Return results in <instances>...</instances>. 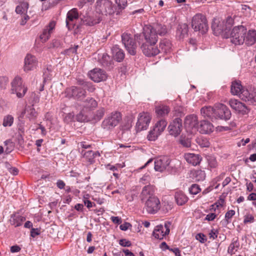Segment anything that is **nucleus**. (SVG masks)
I'll return each mask as SVG.
<instances>
[{"label":"nucleus","instance_id":"5fc2aeb1","mask_svg":"<svg viewBox=\"0 0 256 256\" xmlns=\"http://www.w3.org/2000/svg\"><path fill=\"white\" fill-rule=\"evenodd\" d=\"M180 142L186 148H189L190 146V140L188 138H182L180 140Z\"/></svg>","mask_w":256,"mask_h":256},{"label":"nucleus","instance_id":"e433bc0d","mask_svg":"<svg viewBox=\"0 0 256 256\" xmlns=\"http://www.w3.org/2000/svg\"><path fill=\"white\" fill-rule=\"evenodd\" d=\"M157 34L160 36H164L168 32V29L166 26L159 24H154L152 26Z\"/></svg>","mask_w":256,"mask_h":256},{"label":"nucleus","instance_id":"412c9836","mask_svg":"<svg viewBox=\"0 0 256 256\" xmlns=\"http://www.w3.org/2000/svg\"><path fill=\"white\" fill-rule=\"evenodd\" d=\"M78 18V14L76 8H72L68 12L66 18V26L69 30L74 28L75 24L74 22Z\"/></svg>","mask_w":256,"mask_h":256},{"label":"nucleus","instance_id":"423d86ee","mask_svg":"<svg viewBox=\"0 0 256 256\" xmlns=\"http://www.w3.org/2000/svg\"><path fill=\"white\" fill-rule=\"evenodd\" d=\"M121 120L122 116L120 112H112L104 119L102 126L106 130H112L118 124Z\"/></svg>","mask_w":256,"mask_h":256},{"label":"nucleus","instance_id":"4468645a","mask_svg":"<svg viewBox=\"0 0 256 256\" xmlns=\"http://www.w3.org/2000/svg\"><path fill=\"white\" fill-rule=\"evenodd\" d=\"M90 78L95 82L106 80L108 78L106 72L100 68H95L88 72Z\"/></svg>","mask_w":256,"mask_h":256},{"label":"nucleus","instance_id":"20e7f679","mask_svg":"<svg viewBox=\"0 0 256 256\" xmlns=\"http://www.w3.org/2000/svg\"><path fill=\"white\" fill-rule=\"evenodd\" d=\"M247 29L243 26H235L230 33V41L235 45L243 44L244 42V34Z\"/></svg>","mask_w":256,"mask_h":256},{"label":"nucleus","instance_id":"37998d69","mask_svg":"<svg viewBox=\"0 0 256 256\" xmlns=\"http://www.w3.org/2000/svg\"><path fill=\"white\" fill-rule=\"evenodd\" d=\"M171 43L169 40H162L160 44V47L164 52H166L171 48Z\"/></svg>","mask_w":256,"mask_h":256},{"label":"nucleus","instance_id":"6e6552de","mask_svg":"<svg viewBox=\"0 0 256 256\" xmlns=\"http://www.w3.org/2000/svg\"><path fill=\"white\" fill-rule=\"evenodd\" d=\"M96 8L97 12L102 14L110 15L114 13L112 3L110 0H98Z\"/></svg>","mask_w":256,"mask_h":256},{"label":"nucleus","instance_id":"cd10ccee","mask_svg":"<svg viewBox=\"0 0 256 256\" xmlns=\"http://www.w3.org/2000/svg\"><path fill=\"white\" fill-rule=\"evenodd\" d=\"M188 26L186 24H180L178 25L176 36L179 40H182L188 34Z\"/></svg>","mask_w":256,"mask_h":256},{"label":"nucleus","instance_id":"49530a36","mask_svg":"<svg viewBox=\"0 0 256 256\" xmlns=\"http://www.w3.org/2000/svg\"><path fill=\"white\" fill-rule=\"evenodd\" d=\"M193 176L196 181H202L205 178V172L202 170H197L193 173Z\"/></svg>","mask_w":256,"mask_h":256},{"label":"nucleus","instance_id":"69168bd1","mask_svg":"<svg viewBox=\"0 0 256 256\" xmlns=\"http://www.w3.org/2000/svg\"><path fill=\"white\" fill-rule=\"evenodd\" d=\"M110 219L112 221L116 224H119L122 222V218L118 216H112Z\"/></svg>","mask_w":256,"mask_h":256},{"label":"nucleus","instance_id":"aec40b11","mask_svg":"<svg viewBox=\"0 0 256 256\" xmlns=\"http://www.w3.org/2000/svg\"><path fill=\"white\" fill-rule=\"evenodd\" d=\"M240 98L250 104H256V90L252 88L250 90L244 88L240 94Z\"/></svg>","mask_w":256,"mask_h":256},{"label":"nucleus","instance_id":"5701e85b","mask_svg":"<svg viewBox=\"0 0 256 256\" xmlns=\"http://www.w3.org/2000/svg\"><path fill=\"white\" fill-rule=\"evenodd\" d=\"M55 25V22L52 21L44 29L42 34L40 36V38L42 42H45L49 39L53 30L54 28Z\"/></svg>","mask_w":256,"mask_h":256},{"label":"nucleus","instance_id":"c9c22d12","mask_svg":"<svg viewBox=\"0 0 256 256\" xmlns=\"http://www.w3.org/2000/svg\"><path fill=\"white\" fill-rule=\"evenodd\" d=\"M156 113L158 117H164L167 116L170 112V108L165 105H160L156 107Z\"/></svg>","mask_w":256,"mask_h":256},{"label":"nucleus","instance_id":"2f4dec72","mask_svg":"<svg viewBox=\"0 0 256 256\" xmlns=\"http://www.w3.org/2000/svg\"><path fill=\"white\" fill-rule=\"evenodd\" d=\"M243 90H244V88L242 86L240 82L234 81L232 82L230 88L232 94L238 96L240 97V94L242 93Z\"/></svg>","mask_w":256,"mask_h":256},{"label":"nucleus","instance_id":"ddd939ff","mask_svg":"<svg viewBox=\"0 0 256 256\" xmlns=\"http://www.w3.org/2000/svg\"><path fill=\"white\" fill-rule=\"evenodd\" d=\"M170 223L166 222L164 225L160 224L156 226L152 232V236L156 239L162 240L164 237L170 233Z\"/></svg>","mask_w":256,"mask_h":256},{"label":"nucleus","instance_id":"7ed1b4c3","mask_svg":"<svg viewBox=\"0 0 256 256\" xmlns=\"http://www.w3.org/2000/svg\"><path fill=\"white\" fill-rule=\"evenodd\" d=\"M62 94L66 98H73L80 101L82 100L86 95V92L84 89L76 86L66 88Z\"/></svg>","mask_w":256,"mask_h":256},{"label":"nucleus","instance_id":"13d9d810","mask_svg":"<svg viewBox=\"0 0 256 256\" xmlns=\"http://www.w3.org/2000/svg\"><path fill=\"white\" fill-rule=\"evenodd\" d=\"M254 216H252V214H246L244 217V224H247L248 222L252 223V222H254Z\"/></svg>","mask_w":256,"mask_h":256},{"label":"nucleus","instance_id":"c756f323","mask_svg":"<svg viewBox=\"0 0 256 256\" xmlns=\"http://www.w3.org/2000/svg\"><path fill=\"white\" fill-rule=\"evenodd\" d=\"M82 153L83 154L84 157L90 164H93L95 162V158L100 156V154L99 152H93L92 150H88L86 152L82 151Z\"/></svg>","mask_w":256,"mask_h":256},{"label":"nucleus","instance_id":"2eb2a0df","mask_svg":"<svg viewBox=\"0 0 256 256\" xmlns=\"http://www.w3.org/2000/svg\"><path fill=\"white\" fill-rule=\"evenodd\" d=\"M144 30L145 43L156 44L158 41V36L152 26H146Z\"/></svg>","mask_w":256,"mask_h":256},{"label":"nucleus","instance_id":"58836bf2","mask_svg":"<svg viewBox=\"0 0 256 256\" xmlns=\"http://www.w3.org/2000/svg\"><path fill=\"white\" fill-rule=\"evenodd\" d=\"M24 114L30 120L34 119L36 117V112L32 106H27L24 110Z\"/></svg>","mask_w":256,"mask_h":256},{"label":"nucleus","instance_id":"0e129e2a","mask_svg":"<svg viewBox=\"0 0 256 256\" xmlns=\"http://www.w3.org/2000/svg\"><path fill=\"white\" fill-rule=\"evenodd\" d=\"M85 119L86 118L82 112H80L76 116V120L78 122H82L85 120Z\"/></svg>","mask_w":256,"mask_h":256},{"label":"nucleus","instance_id":"3c124183","mask_svg":"<svg viewBox=\"0 0 256 256\" xmlns=\"http://www.w3.org/2000/svg\"><path fill=\"white\" fill-rule=\"evenodd\" d=\"M151 180V178L149 172L145 174L140 179V182L143 184H146L148 183Z\"/></svg>","mask_w":256,"mask_h":256},{"label":"nucleus","instance_id":"603ef678","mask_svg":"<svg viewBox=\"0 0 256 256\" xmlns=\"http://www.w3.org/2000/svg\"><path fill=\"white\" fill-rule=\"evenodd\" d=\"M200 190L198 186L196 184H192L189 189L190 193L192 194H196L200 192Z\"/></svg>","mask_w":256,"mask_h":256},{"label":"nucleus","instance_id":"393cba45","mask_svg":"<svg viewBox=\"0 0 256 256\" xmlns=\"http://www.w3.org/2000/svg\"><path fill=\"white\" fill-rule=\"evenodd\" d=\"M244 44L250 46L254 44L256 42V30H247L246 34H244Z\"/></svg>","mask_w":256,"mask_h":256},{"label":"nucleus","instance_id":"4d7b16f0","mask_svg":"<svg viewBox=\"0 0 256 256\" xmlns=\"http://www.w3.org/2000/svg\"><path fill=\"white\" fill-rule=\"evenodd\" d=\"M8 83V78L6 76L0 77V87L2 88H5Z\"/></svg>","mask_w":256,"mask_h":256},{"label":"nucleus","instance_id":"a18cd8bd","mask_svg":"<svg viewBox=\"0 0 256 256\" xmlns=\"http://www.w3.org/2000/svg\"><path fill=\"white\" fill-rule=\"evenodd\" d=\"M110 56L106 53L100 55V62L104 66H108L110 64Z\"/></svg>","mask_w":256,"mask_h":256},{"label":"nucleus","instance_id":"1a4fd4ad","mask_svg":"<svg viewBox=\"0 0 256 256\" xmlns=\"http://www.w3.org/2000/svg\"><path fill=\"white\" fill-rule=\"evenodd\" d=\"M12 94H16L18 98H22L27 91V88L22 84V79L16 77L12 82Z\"/></svg>","mask_w":256,"mask_h":256},{"label":"nucleus","instance_id":"f8f14e48","mask_svg":"<svg viewBox=\"0 0 256 256\" xmlns=\"http://www.w3.org/2000/svg\"><path fill=\"white\" fill-rule=\"evenodd\" d=\"M151 117L149 113L144 112L140 113L136 124V131L140 132L146 130L148 126Z\"/></svg>","mask_w":256,"mask_h":256},{"label":"nucleus","instance_id":"e2e57ef3","mask_svg":"<svg viewBox=\"0 0 256 256\" xmlns=\"http://www.w3.org/2000/svg\"><path fill=\"white\" fill-rule=\"evenodd\" d=\"M84 87H86L88 90L90 92H93L95 90V88L91 82H86Z\"/></svg>","mask_w":256,"mask_h":256},{"label":"nucleus","instance_id":"dca6fc26","mask_svg":"<svg viewBox=\"0 0 256 256\" xmlns=\"http://www.w3.org/2000/svg\"><path fill=\"white\" fill-rule=\"evenodd\" d=\"M38 60L35 56L28 54L24 59V70L25 72L33 70L38 65Z\"/></svg>","mask_w":256,"mask_h":256},{"label":"nucleus","instance_id":"b1692460","mask_svg":"<svg viewBox=\"0 0 256 256\" xmlns=\"http://www.w3.org/2000/svg\"><path fill=\"white\" fill-rule=\"evenodd\" d=\"M154 190L155 188L153 185L149 184L145 186L142 188L140 196L142 200L150 198V197H155L154 196Z\"/></svg>","mask_w":256,"mask_h":256},{"label":"nucleus","instance_id":"bb28decb","mask_svg":"<svg viewBox=\"0 0 256 256\" xmlns=\"http://www.w3.org/2000/svg\"><path fill=\"white\" fill-rule=\"evenodd\" d=\"M112 52L114 58L118 62L123 60L125 54L124 50L118 45H115L112 48Z\"/></svg>","mask_w":256,"mask_h":256},{"label":"nucleus","instance_id":"4be33fe9","mask_svg":"<svg viewBox=\"0 0 256 256\" xmlns=\"http://www.w3.org/2000/svg\"><path fill=\"white\" fill-rule=\"evenodd\" d=\"M214 126L210 122L206 120H202L197 126V130L202 134H209L213 132Z\"/></svg>","mask_w":256,"mask_h":256},{"label":"nucleus","instance_id":"39448f33","mask_svg":"<svg viewBox=\"0 0 256 256\" xmlns=\"http://www.w3.org/2000/svg\"><path fill=\"white\" fill-rule=\"evenodd\" d=\"M154 168L160 172H172L174 166L171 164V160L168 156H160L155 160Z\"/></svg>","mask_w":256,"mask_h":256},{"label":"nucleus","instance_id":"f257e3e1","mask_svg":"<svg viewBox=\"0 0 256 256\" xmlns=\"http://www.w3.org/2000/svg\"><path fill=\"white\" fill-rule=\"evenodd\" d=\"M232 19L229 18L226 22L219 18H214L212 24V28L216 36H219L223 32L226 33L232 24Z\"/></svg>","mask_w":256,"mask_h":256},{"label":"nucleus","instance_id":"338daca9","mask_svg":"<svg viewBox=\"0 0 256 256\" xmlns=\"http://www.w3.org/2000/svg\"><path fill=\"white\" fill-rule=\"evenodd\" d=\"M131 226H132L130 223L125 222L120 226V228L122 230H126L128 228Z\"/></svg>","mask_w":256,"mask_h":256},{"label":"nucleus","instance_id":"864d4df0","mask_svg":"<svg viewBox=\"0 0 256 256\" xmlns=\"http://www.w3.org/2000/svg\"><path fill=\"white\" fill-rule=\"evenodd\" d=\"M104 112L105 110L104 108H100L96 112L94 118L97 120H100L104 116Z\"/></svg>","mask_w":256,"mask_h":256},{"label":"nucleus","instance_id":"de8ad7c7","mask_svg":"<svg viewBox=\"0 0 256 256\" xmlns=\"http://www.w3.org/2000/svg\"><path fill=\"white\" fill-rule=\"evenodd\" d=\"M208 166L210 168H216L218 166V162L216 158L212 156H209L208 158Z\"/></svg>","mask_w":256,"mask_h":256},{"label":"nucleus","instance_id":"7c9ffc66","mask_svg":"<svg viewBox=\"0 0 256 256\" xmlns=\"http://www.w3.org/2000/svg\"><path fill=\"white\" fill-rule=\"evenodd\" d=\"M200 112L202 116L212 119L215 118V107L210 106L203 107L200 110Z\"/></svg>","mask_w":256,"mask_h":256},{"label":"nucleus","instance_id":"bf43d9fd","mask_svg":"<svg viewBox=\"0 0 256 256\" xmlns=\"http://www.w3.org/2000/svg\"><path fill=\"white\" fill-rule=\"evenodd\" d=\"M119 244L122 246L129 247L131 246V242L126 239H121L120 240Z\"/></svg>","mask_w":256,"mask_h":256},{"label":"nucleus","instance_id":"09e8293b","mask_svg":"<svg viewBox=\"0 0 256 256\" xmlns=\"http://www.w3.org/2000/svg\"><path fill=\"white\" fill-rule=\"evenodd\" d=\"M197 143L203 148H207L210 146V142L207 138H199L197 140Z\"/></svg>","mask_w":256,"mask_h":256},{"label":"nucleus","instance_id":"680f3d73","mask_svg":"<svg viewBox=\"0 0 256 256\" xmlns=\"http://www.w3.org/2000/svg\"><path fill=\"white\" fill-rule=\"evenodd\" d=\"M40 234V230L36 228H32L30 231V236L32 238H35L36 236Z\"/></svg>","mask_w":256,"mask_h":256},{"label":"nucleus","instance_id":"f3484780","mask_svg":"<svg viewBox=\"0 0 256 256\" xmlns=\"http://www.w3.org/2000/svg\"><path fill=\"white\" fill-rule=\"evenodd\" d=\"M228 103L232 109L242 114H247L250 111L245 104L238 100L230 99L228 100Z\"/></svg>","mask_w":256,"mask_h":256},{"label":"nucleus","instance_id":"ea45409f","mask_svg":"<svg viewBox=\"0 0 256 256\" xmlns=\"http://www.w3.org/2000/svg\"><path fill=\"white\" fill-rule=\"evenodd\" d=\"M28 8V2H22L16 8V12L18 14H26L27 12Z\"/></svg>","mask_w":256,"mask_h":256},{"label":"nucleus","instance_id":"f03ea898","mask_svg":"<svg viewBox=\"0 0 256 256\" xmlns=\"http://www.w3.org/2000/svg\"><path fill=\"white\" fill-rule=\"evenodd\" d=\"M192 26L194 31H198L202 34L206 32L208 26L206 16L202 14H195L192 18Z\"/></svg>","mask_w":256,"mask_h":256},{"label":"nucleus","instance_id":"a19ab883","mask_svg":"<svg viewBox=\"0 0 256 256\" xmlns=\"http://www.w3.org/2000/svg\"><path fill=\"white\" fill-rule=\"evenodd\" d=\"M160 134L161 133L153 128L152 130L149 132V133L147 136V138L148 140L154 141Z\"/></svg>","mask_w":256,"mask_h":256},{"label":"nucleus","instance_id":"0eeeda50","mask_svg":"<svg viewBox=\"0 0 256 256\" xmlns=\"http://www.w3.org/2000/svg\"><path fill=\"white\" fill-rule=\"evenodd\" d=\"M121 38L122 42L128 52L130 55H135L136 53L137 45L132 35L124 32L122 34Z\"/></svg>","mask_w":256,"mask_h":256},{"label":"nucleus","instance_id":"72a5a7b5","mask_svg":"<svg viewBox=\"0 0 256 256\" xmlns=\"http://www.w3.org/2000/svg\"><path fill=\"white\" fill-rule=\"evenodd\" d=\"M84 108L88 110H92L98 106L97 102L92 98H88L83 104Z\"/></svg>","mask_w":256,"mask_h":256},{"label":"nucleus","instance_id":"a211bd4d","mask_svg":"<svg viewBox=\"0 0 256 256\" xmlns=\"http://www.w3.org/2000/svg\"><path fill=\"white\" fill-rule=\"evenodd\" d=\"M140 48L144 54L147 56H156L160 52V50L156 46V44L143 43Z\"/></svg>","mask_w":256,"mask_h":256},{"label":"nucleus","instance_id":"9b49d317","mask_svg":"<svg viewBox=\"0 0 256 256\" xmlns=\"http://www.w3.org/2000/svg\"><path fill=\"white\" fill-rule=\"evenodd\" d=\"M215 119L220 118L228 120L231 117V112L224 104H218L215 106Z\"/></svg>","mask_w":256,"mask_h":256},{"label":"nucleus","instance_id":"6ab92c4d","mask_svg":"<svg viewBox=\"0 0 256 256\" xmlns=\"http://www.w3.org/2000/svg\"><path fill=\"white\" fill-rule=\"evenodd\" d=\"M182 120L180 118H175L170 122L168 127L170 135L176 136L180 134L182 127Z\"/></svg>","mask_w":256,"mask_h":256},{"label":"nucleus","instance_id":"6e6d98bb","mask_svg":"<svg viewBox=\"0 0 256 256\" xmlns=\"http://www.w3.org/2000/svg\"><path fill=\"white\" fill-rule=\"evenodd\" d=\"M115 2L120 9L124 8L127 5L126 0H115Z\"/></svg>","mask_w":256,"mask_h":256},{"label":"nucleus","instance_id":"9d476101","mask_svg":"<svg viewBox=\"0 0 256 256\" xmlns=\"http://www.w3.org/2000/svg\"><path fill=\"white\" fill-rule=\"evenodd\" d=\"M160 201L156 196L150 197L145 202L144 209L148 214H154L160 210Z\"/></svg>","mask_w":256,"mask_h":256},{"label":"nucleus","instance_id":"8fccbe9b","mask_svg":"<svg viewBox=\"0 0 256 256\" xmlns=\"http://www.w3.org/2000/svg\"><path fill=\"white\" fill-rule=\"evenodd\" d=\"M235 214V211L234 210H230L226 212L225 214V223L226 224H228L230 222V220L231 218L234 216Z\"/></svg>","mask_w":256,"mask_h":256},{"label":"nucleus","instance_id":"c85d7f7f","mask_svg":"<svg viewBox=\"0 0 256 256\" xmlns=\"http://www.w3.org/2000/svg\"><path fill=\"white\" fill-rule=\"evenodd\" d=\"M184 158L188 163L191 164L193 166L199 164L201 160V158L198 154L190 153L186 154Z\"/></svg>","mask_w":256,"mask_h":256},{"label":"nucleus","instance_id":"473e14b6","mask_svg":"<svg viewBox=\"0 0 256 256\" xmlns=\"http://www.w3.org/2000/svg\"><path fill=\"white\" fill-rule=\"evenodd\" d=\"M26 220L24 216H20L18 214H14L10 216V224L14 226L15 227L20 226L22 223Z\"/></svg>","mask_w":256,"mask_h":256},{"label":"nucleus","instance_id":"79ce46f5","mask_svg":"<svg viewBox=\"0 0 256 256\" xmlns=\"http://www.w3.org/2000/svg\"><path fill=\"white\" fill-rule=\"evenodd\" d=\"M239 246L240 244L238 240H234V239L228 248V253H230L232 254H234V252L237 251Z\"/></svg>","mask_w":256,"mask_h":256},{"label":"nucleus","instance_id":"774afa93","mask_svg":"<svg viewBox=\"0 0 256 256\" xmlns=\"http://www.w3.org/2000/svg\"><path fill=\"white\" fill-rule=\"evenodd\" d=\"M65 186H66V184H65L64 182L61 180H58L56 182V186L60 189L64 188Z\"/></svg>","mask_w":256,"mask_h":256},{"label":"nucleus","instance_id":"f704fd0d","mask_svg":"<svg viewBox=\"0 0 256 256\" xmlns=\"http://www.w3.org/2000/svg\"><path fill=\"white\" fill-rule=\"evenodd\" d=\"M174 198L177 204L182 206L188 200V198L182 191H178L175 193Z\"/></svg>","mask_w":256,"mask_h":256},{"label":"nucleus","instance_id":"a878e982","mask_svg":"<svg viewBox=\"0 0 256 256\" xmlns=\"http://www.w3.org/2000/svg\"><path fill=\"white\" fill-rule=\"evenodd\" d=\"M199 123L198 116L195 114H190L186 116L184 120V124L186 127L197 129Z\"/></svg>","mask_w":256,"mask_h":256},{"label":"nucleus","instance_id":"4c0bfd02","mask_svg":"<svg viewBox=\"0 0 256 256\" xmlns=\"http://www.w3.org/2000/svg\"><path fill=\"white\" fill-rule=\"evenodd\" d=\"M166 125L167 122L164 120L162 119L156 123L153 128L162 134L165 130Z\"/></svg>","mask_w":256,"mask_h":256},{"label":"nucleus","instance_id":"052dcab7","mask_svg":"<svg viewBox=\"0 0 256 256\" xmlns=\"http://www.w3.org/2000/svg\"><path fill=\"white\" fill-rule=\"evenodd\" d=\"M196 238L202 243H204L206 241L205 236L201 233L197 234L196 236Z\"/></svg>","mask_w":256,"mask_h":256},{"label":"nucleus","instance_id":"c03bdc74","mask_svg":"<svg viewBox=\"0 0 256 256\" xmlns=\"http://www.w3.org/2000/svg\"><path fill=\"white\" fill-rule=\"evenodd\" d=\"M14 117L10 114H8L4 117L2 126L4 127L11 126L14 123Z\"/></svg>","mask_w":256,"mask_h":256}]
</instances>
